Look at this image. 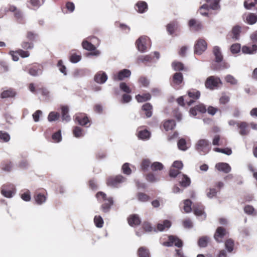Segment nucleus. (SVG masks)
I'll return each instance as SVG.
<instances>
[{"label":"nucleus","instance_id":"obj_1","mask_svg":"<svg viewBox=\"0 0 257 257\" xmlns=\"http://www.w3.org/2000/svg\"><path fill=\"white\" fill-rule=\"evenodd\" d=\"M95 196L98 200L103 201V203L101 205L102 211L104 213L109 212L114 203L112 197H107L106 194L102 191L98 192L96 194Z\"/></svg>","mask_w":257,"mask_h":257},{"label":"nucleus","instance_id":"obj_2","mask_svg":"<svg viewBox=\"0 0 257 257\" xmlns=\"http://www.w3.org/2000/svg\"><path fill=\"white\" fill-rule=\"evenodd\" d=\"M212 53L215 57V61L217 63H221L219 65L213 66L212 69L218 70L222 69H226L228 68L229 65L226 62L223 61V56L222 54L221 49L218 46H214L212 49Z\"/></svg>","mask_w":257,"mask_h":257},{"label":"nucleus","instance_id":"obj_3","mask_svg":"<svg viewBox=\"0 0 257 257\" xmlns=\"http://www.w3.org/2000/svg\"><path fill=\"white\" fill-rule=\"evenodd\" d=\"M126 181V178L121 175L110 176L106 179V184L112 188H118L120 184Z\"/></svg>","mask_w":257,"mask_h":257},{"label":"nucleus","instance_id":"obj_4","mask_svg":"<svg viewBox=\"0 0 257 257\" xmlns=\"http://www.w3.org/2000/svg\"><path fill=\"white\" fill-rule=\"evenodd\" d=\"M195 148L200 154H205L210 151L211 147L208 140L200 139L197 142Z\"/></svg>","mask_w":257,"mask_h":257},{"label":"nucleus","instance_id":"obj_5","mask_svg":"<svg viewBox=\"0 0 257 257\" xmlns=\"http://www.w3.org/2000/svg\"><path fill=\"white\" fill-rule=\"evenodd\" d=\"M219 84H222L220 79L215 76L208 77L205 82V87L210 90H213L218 87Z\"/></svg>","mask_w":257,"mask_h":257},{"label":"nucleus","instance_id":"obj_6","mask_svg":"<svg viewBox=\"0 0 257 257\" xmlns=\"http://www.w3.org/2000/svg\"><path fill=\"white\" fill-rule=\"evenodd\" d=\"M162 244L165 246H172L174 245L180 248L183 246V243L178 236L171 235L168 236V240L163 242Z\"/></svg>","mask_w":257,"mask_h":257},{"label":"nucleus","instance_id":"obj_7","mask_svg":"<svg viewBox=\"0 0 257 257\" xmlns=\"http://www.w3.org/2000/svg\"><path fill=\"white\" fill-rule=\"evenodd\" d=\"M207 47V43L205 40L202 38H200L195 44L194 53L198 55H201L206 50Z\"/></svg>","mask_w":257,"mask_h":257},{"label":"nucleus","instance_id":"obj_8","mask_svg":"<svg viewBox=\"0 0 257 257\" xmlns=\"http://www.w3.org/2000/svg\"><path fill=\"white\" fill-rule=\"evenodd\" d=\"M149 42L148 37L145 36H141L136 42L138 50L141 52H145L147 49V45Z\"/></svg>","mask_w":257,"mask_h":257},{"label":"nucleus","instance_id":"obj_9","mask_svg":"<svg viewBox=\"0 0 257 257\" xmlns=\"http://www.w3.org/2000/svg\"><path fill=\"white\" fill-rule=\"evenodd\" d=\"M229 234L228 231L226 229L222 226L218 227L216 230V231L214 234V238L215 240L218 242H222L223 238L228 236Z\"/></svg>","mask_w":257,"mask_h":257},{"label":"nucleus","instance_id":"obj_10","mask_svg":"<svg viewBox=\"0 0 257 257\" xmlns=\"http://www.w3.org/2000/svg\"><path fill=\"white\" fill-rule=\"evenodd\" d=\"M43 71V65L37 63L31 64L28 69V73L33 76H38L42 74Z\"/></svg>","mask_w":257,"mask_h":257},{"label":"nucleus","instance_id":"obj_11","mask_svg":"<svg viewBox=\"0 0 257 257\" xmlns=\"http://www.w3.org/2000/svg\"><path fill=\"white\" fill-rule=\"evenodd\" d=\"M207 4H204L200 7L201 10L205 9L209 10H218L220 9L219 3L220 0H204Z\"/></svg>","mask_w":257,"mask_h":257},{"label":"nucleus","instance_id":"obj_12","mask_svg":"<svg viewBox=\"0 0 257 257\" xmlns=\"http://www.w3.org/2000/svg\"><path fill=\"white\" fill-rule=\"evenodd\" d=\"M16 189L13 184L4 185L1 189L2 194L7 198H11L15 194Z\"/></svg>","mask_w":257,"mask_h":257},{"label":"nucleus","instance_id":"obj_13","mask_svg":"<svg viewBox=\"0 0 257 257\" xmlns=\"http://www.w3.org/2000/svg\"><path fill=\"white\" fill-rule=\"evenodd\" d=\"M183 82V76L181 72H176L172 76L171 85L178 89L180 88L181 84Z\"/></svg>","mask_w":257,"mask_h":257},{"label":"nucleus","instance_id":"obj_14","mask_svg":"<svg viewBox=\"0 0 257 257\" xmlns=\"http://www.w3.org/2000/svg\"><path fill=\"white\" fill-rule=\"evenodd\" d=\"M131 71L126 69H122L113 75L114 81H121L130 77Z\"/></svg>","mask_w":257,"mask_h":257},{"label":"nucleus","instance_id":"obj_15","mask_svg":"<svg viewBox=\"0 0 257 257\" xmlns=\"http://www.w3.org/2000/svg\"><path fill=\"white\" fill-rule=\"evenodd\" d=\"M188 25L190 29L194 32H199L203 27L202 23L195 19H191L188 21Z\"/></svg>","mask_w":257,"mask_h":257},{"label":"nucleus","instance_id":"obj_16","mask_svg":"<svg viewBox=\"0 0 257 257\" xmlns=\"http://www.w3.org/2000/svg\"><path fill=\"white\" fill-rule=\"evenodd\" d=\"M188 96L191 98L189 101H186V103L188 105L190 106L192 105L196 100L199 98L200 97V92L195 89H191L187 91Z\"/></svg>","mask_w":257,"mask_h":257},{"label":"nucleus","instance_id":"obj_17","mask_svg":"<svg viewBox=\"0 0 257 257\" xmlns=\"http://www.w3.org/2000/svg\"><path fill=\"white\" fill-rule=\"evenodd\" d=\"M75 120L81 126L88 127L90 125V120L85 114H79L76 115Z\"/></svg>","mask_w":257,"mask_h":257},{"label":"nucleus","instance_id":"obj_18","mask_svg":"<svg viewBox=\"0 0 257 257\" xmlns=\"http://www.w3.org/2000/svg\"><path fill=\"white\" fill-rule=\"evenodd\" d=\"M47 193L45 190H37L35 193L34 198L38 204H42L44 203L47 199Z\"/></svg>","mask_w":257,"mask_h":257},{"label":"nucleus","instance_id":"obj_19","mask_svg":"<svg viewBox=\"0 0 257 257\" xmlns=\"http://www.w3.org/2000/svg\"><path fill=\"white\" fill-rule=\"evenodd\" d=\"M128 224L132 227L139 225L141 223V219L139 215L136 214H131L127 219Z\"/></svg>","mask_w":257,"mask_h":257},{"label":"nucleus","instance_id":"obj_20","mask_svg":"<svg viewBox=\"0 0 257 257\" xmlns=\"http://www.w3.org/2000/svg\"><path fill=\"white\" fill-rule=\"evenodd\" d=\"M204 208L203 205L201 204H195L193 206V210L194 213L196 216H203L202 219H205L206 217V215L204 211Z\"/></svg>","mask_w":257,"mask_h":257},{"label":"nucleus","instance_id":"obj_21","mask_svg":"<svg viewBox=\"0 0 257 257\" xmlns=\"http://www.w3.org/2000/svg\"><path fill=\"white\" fill-rule=\"evenodd\" d=\"M227 144V140L219 135H215L212 139V145L213 146H226Z\"/></svg>","mask_w":257,"mask_h":257},{"label":"nucleus","instance_id":"obj_22","mask_svg":"<svg viewBox=\"0 0 257 257\" xmlns=\"http://www.w3.org/2000/svg\"><path fill=\"white\" fill-rule=\"evenodd\" d=\"M179 28L178 22L176 21H173L170 22L166 26V29L168 33L173 35L176 32L178 31Z\"/></svg>","mask_w":257,"mask_h":257},{"label":"nucleus","instance_id":"obj_23","mask_svg":"<svg viewBox=\"0 0 257 257\" xmlns=\"http://www.w3.org/2000/svg\"><path fill=\"white\" fill-rule=\"evenodd\" d=\"M107 79L106 74L102 71H98L94 76V81L99 84H103Z\"/></svg>","mask_w":257,"mask_h":257},{"label":"nucleus","instance_id":"obj_24","mask_svg":"<svg viewBox=\"0 0 257 257\" xmlns=\"http://www.w3.org/2000/svg\"><path fill=\"white\" fill-rule=\"evenodd\" d=\"M135 9L139 13H145L148 9V4L144 1H140L136 4Z\"/></svg>","mask_w":257,"mask_h":257},{"label":"nucleus","instance_id":"obj_25","mask_svg":"<svg viewBox=\"0 0 257 257\" xmlns=\"http://www.w3.org/2000/svg\"><path fill=\"white\" fill-rule=\"evenodd\" d=\"M207 111L205 106L203 104H199L192 107L190 109V113L193 116H196L197 112L201 113H205Z\"/></svg>","mask_w":257,"mask_h":257},{"label":"nucleus","instance_id":"obj_26","mask_svg":"<svg viewBox=\"0 0 257 257\" xmlns=\"http://www.w3.org/2000/svg\"><path fill=\"white\" fill-rule=\"evenodd\" d=\"M142 110L144 112L146 117H151L153 114V106L150 103H146L142 106Z\"/></svg>","mask_w":257,"mask_h":257},{"label":"nucleus","instance_id":"obj_27","mask_svg":"<svg viewBox=\"0 0 257 257\" xmlns=\"http://www.w3.org/2000/svg\"><path fill=\"white\" fill-rule=\"evenodd\" d=\"M176 126V122L173 119L164 120L162 123V127L167 132L173 130Z\"/></svg>","mask_w":257,"mask_h":257},{"label":"nucleus","instance_id":"obj_28","mask_svg":"<svg viewBox=\"0 0 257 257\" xmlns=\"http://www.w3.org/2000/svg\"><path fill=\"white\" fill-rule=\"evenodd\" d=\"M70 55L69 60L72 63H77L81 59V53L79 51L76 52L75 50H72Z\"/></svg>","mask_w":257,"mask_h":257},{"label":"nucleus","instance_id":"obj_29","mask_svg":"<svg viewBox=\"0 0 257 257\" xmlns=\"http://www.w3.org/2000/svg\"><path fill=\"white\" fill-rule=\"evenodd\" d=\"M237 125L239 129V134L241 136L247 135L249 133L248 125L245 122L237 123Z\"/></svg>","mask_w":257,"mask_h":257},{"label":"nucleus","instance_id":"obj_30","mask_svg":"<svg viewBox=\"0 0 257 257\" xmlns=\"http://www.w3.org/2000/svg\"><path fill=\"white\" fill-rule=\"evenodd\" d=\"M241 51L243 53L245 54H254L257 52V45L253 44L251 47L247 46H243L242 47Z\"/></svg>","mask_w":257,"mask_h":257},{"label":"nucleus","instance_id":"obj_31","mask_svg":"<svg viewBox=\"0 0 257 257\" xmlns=\"http://www.w3.org/2000/svg\"><path fill=\"white\" fill-rule=\"evenodd\" d=\"M171 226V222L168 220H164L162 222L159 223L157 225V230L160 231H163L165 229H168Z\"/></svg>","mask_w":257,"mask_h":257},{"label":"nucleus","instance_id":"obj_32","mask_svg":"<svg viewBox=\"0 0 257 257\" xmlns=\"http://www.w3.org/2000/svg\"><path fill=\"white\" fill-rule=\"evenodd\" d=\"M26 40L34 43L39 39V35L34 31H28L26 34Z\"/></svg>","mask_w":257,"mask_h":257},{"label":"nucleus","instance_id":"obj_33","mask_svg":"<svg viewBox=\"0 0 257 257\" xmlns=\"http://www.w3.org/2000/svg\"><path fill=\"white\" fill-rule=\"evenodd\" d=\"M216 168L220 171H222L225 173H229L231 170L230 166L225 163H219L215 166Z\"/></svg>","mask_w":257,"mask_h":257},{"label":"nucleus","instance_id":"obj_34","mask_svg":"<svg viewBox=\"0 0 257 257\" xmlns=\"http://www.w3.org/2000/svg\"><path fill=\"white\" fill-rule=\"evenodd\" d=\"M240 32V27L238 26H234L232 28L230 34L227 37L230 36L233 39L237 40L239 39ZM227 38L229 39L228 37Z\"/></svg>","mask_w":257,"mask_h":257},{"label":"nucleus","instance_id":"obj_35","mask_svg":"<svg viewBox=\"0 0 257 257\" xmlns=\"http://www.w3.org/2000/svg\"><path fill=\"white\" fill-rule=\"evenodd\" d=\"M16 92L12 88L3 91L1 95L2 98H13L15 96Z\"/></svg>","mask_w":257,"mask_h":257},{"label":"nucleus","instance_id":"obj_36","mask_svg":"<svg viewBox=\"0 0 257 257\" xmlns=\"http://www.w3.org/2000/svg\"><path fill=\"white\" fill-rule=\"evenodd\" d=\"M136 99L138 102H143L151 99V95L149 93L138 94L136 96Z\"/></svg>","mask_w":257,"mask_h":257},{"label":"nucleus","instance_id":"obj_37","mask_svg":"<svg viewBox=\"0 0 257 257\" xmlns=\"http://www.w3.org/2000/svg\"><path fill=\"white\" fill-rule=\"evenodd\" d=\"M13 168V164L10 160L3 161L1 164V168L7 172H10Z\"/></svg>","mask_w":257,"mask_h":257},{"label":"nucleus","instance_id":"obj_38","mask_svg":"<svg viewBox=\"0 0 257 257\" xmlns=\"http://www.w3.org/2000/svg\"><path fill=\"white\" fill-rule=\"evenodd\" d=\"M139 257H150L149 249L144 246L140 247L137 252Z\"/></svg>","mask_w":257,"mask_h":257},{"label":"nucleus","instance_id":"obj_39","mask_svg":"<svg viewBox=\"0 0 257 257\" xmlns=\"http://www.w3.org/2000/svg\"><path fill=\"white\" fill-rule=\"evenodd\" d=\"M72 132L74 136L76 138H81L83 137L84 135L83 130L80 126H74Z\"/></svg>","mask_w":257,"mask_h":257},{"label":"nucleus","instance_id":"obj_40","mask_svg":"<svg viewBox=\"0 0 257 257\" xmlns=\"http://www.w3.org/2000/svg\"><path fill=\"white\" fill-rule=\"evenodd\" d=\"M21 46L23 49L26 50H32L34 47V43L27 40H25L22 41Z\"/></svg>","mask_w":257,"mask_h":257},{"label":"nucleus","instance_id":"obj_41","mask_svg":"<svg viewBox=\"0 0 257 257\" xmlns=\"http://www.w3.org/2000/svg\"><path fill=\"white\" fill-rule=\"evenodd\" d=\"M62 117L63 120L68 121L70 120V117L68 114L69 108L67 106H63L61 107Z\"/></svg>","mask_w":257,"mask_h":257},{"label":"nucleus","instance_id":"obj_42","mask_svg":"<svg viewBox=\"0 0 257 257\" xmlns=\"http://www.w3.org/2000/svg\"><path fill=\"white\" fill-rule=\"evenodd\" d=\"M257 22V15L254 13H249L246 17V22L249 25L254 24Z\"/></svg>","mask_w":257,"mask_h":257},{"label":"nucleus","instance_id":"obj_43","mask_svg":"<svg viewBox=\"0 0 257 257\" xmlns=\"http://www.w3.org/2000/svg\"><path fill=\"white\" fill-rule=\"evenodd\" d=\"M210 238L207 236H203L199 238L198 241V245L200 247H205L207 246Z\"/></svg>","mask_w":257,"mask_h":257},{"label":"nucleus","instance_id":"obj_44","mask_svg":"<svg viewBox=\"0 0 257 257\" xmlns=\"http://www.w3.org/2000/svg\"><path fill=\"white\" fill-rule=\"evenodd\" d=\"M234 241L231 239H227L225 242V247L227 251L229 252L232 251L234 248Z\"/></svg>","mask_w":257,"mask_h":257},{"label":"nucleus","instance_id":"obj_45","mask_svg":"<svg viewBox=\"0 0 257 257\" xmlns=\"http://www.w3.org/2000/svg\"><path fill=\"white\" fill-rule=\"evenodd\" d=\"M151 164H152L150 160L148 159H143L141 163V169L143 171H148V168L150 167H151Z\"/></svg>","mask_w":257,"mask_h":257},{"label":"nucleus","instance_id":"obj_46","mask_svg":"<svg viewBox=\"0 0 257 257\" xmlns=\"http://www.w3.org/2000/svg\"><path fill=\"white\" fill-rule=\"evenodd\" d=\"M150 132L147 130L140 131L138 132V137L141 139H147L150 137Z\"/></svg>","mask_w":257,"mask_h":257},{"label":"nucleus","instance_id":"obj_47","mask_svg":"<svg viewBox=\"0 0 257 257\" xmlns=\"http://www.w3.org/2000/svg\"><path fill=\"white\" fill-rule=\"evenodd\" d=\"M137 197L138 199L141 202H147L150 199V196L143 192L138 193Z\"/></svg>","mask_w":257,"mask_h":257},{"label":"nucleus","instance_id":"obj_48","mask_svg":"<svg viewBox=\"0 0 257 257\" xmlns=\"http://www.w3.org/2000/svg\"><path fill=\"white\" fill-rule=\"evenodd\" d=\"M172 67L175 71H181L184 69V64L179 61H174L172 63Z\"/></svg>","mask_w":257,"mask_h":257},{"label":"nucleus","instance_id":"obj_49","mask_svg":"<svg viewBox=\"0 0 257 257\" xmlns=\"http://www.w3.org/2000/svg\"><path fill=\"white\" fill-rule=\"evenodd\" d=\"M10 136L8 133L2 131H0V142L7 143L10 140Z\"/></svg>","mask_w":257,"mask_h":257},{"label":"nucleus","instance_id":"obj_50","mask_svg":"<svg viewBox=\"0 0 257 257\" xmlns=\"http://www.w3.org/2000/svg\"><path fill=\"white\" fill-rule=\"evenodd\" d=\"M163 168V165L161 163L158 162H154L151 165V169L153 171L162 170Z\"/></svg>","mask_w":257,"mask_h":257},{"label":"nucleus","instance_id":"obj_51","mask_svg":"<svg viewBox=\"0 0 257 257\" xmlns=\"http://www.w3.org/2000/svg\"><path fill=\"white\" fill-rule=\"evenodd\" d=\"M192 202L189 199H186L184 201L183 209L186 213L190 212L192 210L191 208Z\"/></svg>","mask_w":257,"mask_h":257},{"label":"nucleus","instance_id":"obj_52","mask_svg":"<svg viewBox=\"0 0 257 257\" xmlns=\"http://www.w3.org/2000/svg\"><path fill=\"white\" fill-rule=\"evenodd\" d=\"M241 49L240 44L239 43H235L232 44L230 48V50L232 54H235L239 53Z\"/></svg>","mask_w":257,"mask_h":257},{"label":"nucleus","instance_id":"obj_53","mask_svg":"<svg viewBox=\"0 0 257 257\" xmlns=\"http://www.w3.org/2000/svg\"><path fill=\"white\" fill-rule=\"evenodd\" d=\"M82 46L84 49L87 50L92 51L95 49V47L87 41H83Z\"/></svg>","mask_w":257,"mask_h":257},{"label":"nucleus","instance_id":"obj_54","mask_svg":"<svg viewBox=\"0 0 257 257\" xmlns=\"http://www.w3.org/2000/svg\"><path fill=\"white\" fill-rule=\"evenodd\" d=\"M45 0H29L28 3L34 8H38L42 5Z\"/></svg>","mask_w":257,"mask_h":257},{"label":"nucleus","instance_id":"obj_55","mask_svg":"<svg viewBox=\"0 0 257 257\" xmlns=\"http://www.w3.org/2000/svg\"><path fill=\"white\" fill-rule=\"evenodd\" d=\"M213 150L215 152L221 153L227 155H230L232 154V150L230 148H226L224 149H221L219 148H215Z\"/></svg>","mask_w":257,"mask_h":257},{"label":"nucleus","instance_id":"obj_56","mask_svg":"<svg viewBox=\"0 0 257 257\" xmlns=\"http://www.w3.org/2000/svg\"><path fill=\"white\" fill-rule=\"evenodd\" d=\"M230 100V97L225 92L221 94L219 98V103L222 104H227Z\"/></svg>","mask_w":257,"mask_h":257},{"label":"nucleus","instance_id":"obj_57","mask_svg":"<svg viewBox=\"0 0 257 257\" xmlns=\"http://www.w3.org/2000/svg\"><path fill=\"white\" fill-rule=\"evenodd\" d=\"M190 179L185 175H182V178L181 181L180 182L181 186L186 187L188 186L190 184Z\"/></svg>","mask_w":257,"mask_h":257},{"label":"nucleus","instance_id":"obj_58","mask_svg":"<svg viewBox=\"0 0 257 257\" xmlns=\"http://www.w3.org/2000/svg\"><path fill=\"white\" fill-rule=\"evenodd\" d=\"M177 146L178 148L182 151H186L187 149V147L186 146V142L184 139H180L179 140Z\"/></svg>","mask_w":257,"mask_h":257},{"label":"nucleus","instance_id":"obj_59","mask_svg":"<svg viewBox=\"0 0 257 257\" xmlns=\"http://www.w3.org/2000/svg\"><path fill=\"white\" fill-rule=\"evenodd\" d=\"M94 222L95 225L98 228L102 227L104 223L102 218L99 215L94 217Z\"/></svg>","mask_w":257,"mask_h":257},{"label":"nucleus","instance_id":"obj_60","mask_svg":"<svg viewBox=\"0 0 257 257\" xmlns=\"http://www.w3.org/2000/svg\"><path fill=\"white\" fill-rule=\"evenodd\" d=\"M60 117V114L58 112L52 111L48 116V119L49 121H53L57 120Z\"/></svg>","mask_w":257,"mask_h":257},{"label":"nucleus","instance_id":"obj_61","mask_svg":"<svg viewBox=\"0 0 257 257\" xmlns=\"http://www.w3.org/2000/svg\"><path fill=\"white\" fill-rule=\"evenodd\" d=\"M225 80L231 85H235L237 83V80L232 75H227L225 77Z\"/></svg>","mask_w":257,"mask_h":257},{"label":"nucleus","instance_id":"obj_62","mask_svg":"<svg viewBox=\"0 0 257 257\" xmlns=\"http://www.w3.org/2000/svg\"><path fill=\"white\" fill-rule=\"evenodd\" d=\"M119 88L121 90L126 93L128 94L132 92L130 87L125 82H121L119 84Z\"/></svg>","mask_w":257,"mask_h":257},{"label":"nucleus","instance_id":"obj_63","mask_svg":"<svg viewBox=\"0 0 257 257\" xmlns=\"http://www.w3.org/2000/svg\"><path fill=\"white\" fill-rule=\"evenodd\" d=\"M152 57L151 55L142 56L138 58V62H151L152 60Z\"/></svg>","mask_w":257,"mask_h":257},{"label":"nucleus","instance_id":"obj_64","mask_svg":"<svg viewBox=\"0 0 257 257\" xmlns=\"http://www.w3.org/2000/svg\"><path fill=\"white\" fill-rule=\"evenodd\" d=\"M52 139L54 142L56 143L60 142L62 139L61 131L59 130L58 132L54 133L52 136Z\"/></svg>","mask_w":257,"mask_h":257}]
</instances>
